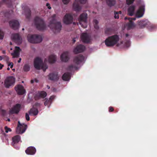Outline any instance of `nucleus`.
Returning <instances> with one entry per match:
<instances>
[{
	"instance_id": "obj_36",
	"label": "nucleus",
	"mask_w": 157,
	"mask_h": 157,
	"mask_svg": "<svg viewBox=\"0 0 157 157\" xmlns=\"http://www.w3.org/2000/svg\"><path fill=\"white\" fill-rule=\"evenodd\" d=\"M94 26L95 29H99V26L98 25V22L97 20H94L93 21Z\"/></svg>"
},
{
	"instance_id": "obj_9",
	"label": "nucleus",
	"mask_w": 157,
	"mask_h": 157,
	"mask_svg": "<svg viewBox=\"0 0 157 157\" xmlns=\"http://www.w3.org/2000/svg\"><path fill=\"white\" fill-rule=\"evenodd\" d=\"M87 14L83 13L81 14L79 18V23L81 25L82 27L85 28L86 27V19Z\"/></svg>"
},
{
	"instance_id": "obj_41",
	"label": "nucleus",
	"mask_w": 157,
	"mask_h": 157,
	"mask_svg": "<svg viewBox=\"0 0 157 157\" xmlns=\"http://www.w3.org/2000/svg\"><path fill=\"white\" fill-rule=\"evenodd\" d=\"M135 0H126V2L128 5H129L133 3Z\"/></svg>"
},
{
	"instance_id": "obj_63",
	"label": "nucleus",
	"mask_w": 157,
	"mask_h": 157,
	"mask_svg": "<svg viewBox=\"0 0 157 157\" xmlns=\"http://www.w3.org/2000/svg\"><path fill=\"white\" fill-rule=\"evenodd\" d=\"M10 45H12V44L11 42H10Z\"/></svg>"
},
{
	"instance_id": "obj_21",
	"label": "nucleus",
	"mask_w": 157,
	"mask_h": 157,
	"mask_svg": "<svg viewBox=\"0 0 157 157\" xmlns=\"http://www.w3.org/2000/svg\"><path fill=\"white\" fill-rule=\"evenodd\" d=\"M36 150L35 147H30L27 148L25 152L26 154L30 155H33L36 153Z\"/></svg>"
},
{
	"instance_id": "obj_10",
	"label": "nucleus",
	"mask_w": 157,
	"mask_h": 157,
	"mask_svg": "<svg viewBox=\"0 0 157 157\" xmlns=\"http://www.w3.org/2000/svg\"><path fill=\"white\" fill-rule=\"evenodd\" d=\"M87 0H75L73 4V7L75 11H79L81 10V8L79 6V3L85 4Z\"/></svg>"
},
{
	"instance_id": "obj_18",
	"label": "nucleus",
	"mask_w": 157,
	"mask_h": 157,
	"mask_svg": "<svg viewBox=\"0 0 157 157\" xmlns=\"http://www.w3.org/2000/svg\"><path fill=\"white\" fill-rule=\"evenodd\" d=\"M81 39L83 42L88 43L90 42V37L86 33H82L81 35Z\"/></svg>"
},
{
	"instance_id": "obj_57",
	"label": "nucleus",
	"mask_w": 157,
	"mask_h": 157,
	"mask_svg": "<svg viewBox=\"0 0 157 157\" xmlns=\"http://www.w3.org/2000/svg\"><path fill=\"white\" fill-rule=\"evenodd\" d=\"M2 53L4 54H5L6 53V51L5 50H3L2 51Z\"/></svg>"
},
{
	"instance_id": "obj_32",
	"label": "nucleus",
	"mask_w": 157,
	"mask_h": 157,
	"mask_svg": "<svg viewBox=\"0 0 157 157\" xmlns=\"http://www.w3.org/2000/svg\"><path fill=\"white\" fill-rule=\"evenodd\" d=\"M114 30L111 28H107L105 30V33L107 35H111L114 33Z\"/></svg>"
},
{
	"instance_id": "obj_33",
	"label": "nucleus",
	"mask_w": 157,
	"mask_h": 157,
	"mask_svg": "<svg viewBox=\"0 0 157 157\" xmlns=\"http://www.w3.org/2000/svg\"><path fill=\"white\" fill-rule=\"evenodd\" d=\"M126 38H125V45L127 47H128L130 46V43L129 40L130 38L128 37L129 35L128 34H126L125 35Z\"/></svg>"
},
{
	"instance_id": "obj_14",
	"label": "nucleus",
	"mask_w": 157,
	"mask_h": 157,
	"mask_svg": "<svg viewBox=\"0 0 157 157\" xmlns=\"http://www.w3.org/2000/svg\"><path fill=\"white\" fill-rule=\"evenodd\" d=\"M85 47L80 44L78 45L74 49V52L75 54H78L83 52L85 50Z\"/></svg>"
},
{
	"instance_id": "obj_29",
	"label": "nucleus",
	"mask_w": 157,
	"mask_h": 157,
	"mask_svg": "<svg viewBox=\"0 0 157 157\" xmlns=\"http://www.w3.org/2000/svg\"><path fill=\"white\" fill-rule=\"evenodd\" d=\"M135 9V6H130L128 10V14L130 16H132L134 14Z\"/></svg>"
},
{
	"instance_id": "obj_22",
	"label": "nucleus",
	"mask_w": 157,
	"mask_h": 157,
	"mask_svg": "<svg viewBox=\"0 0 157 157\" xmlns=\"http://www.w3.org/2000/svg\"><path fill=\"white\" fill-rule=\"evenodd\" d=\"M149 22L147 20H142L139 21L138 23V25L140 28H143L145 27H147Z\"/></svg>"
},
{
	"instance_id": "obj_35",
	"label": "nucleus",
	"mask_w": 157,
	"mask_h": 157,
	"mask_svg": "<svg viewBox=\"0 0 157 157\" xmlns=\"http://www.w3.org/2000/svg\"><path fill=\"white\" fill-rule=\"evenodd\" d=\"M147 27L150 31H152L155 29L156 26L155 25L151 24L149 22V24L148 25Z\"/></svg>"
},
{
	"instance_id": "obj_43",
	"label": "nucleus",
	"mask_w": 157,
	"mask_h": 157,
	"mask_svg": "<svg viewBox=\"0 0 157 157\" xmlns=\"http://www.w3.org/2000/svg\"><path fill=\"white\" fill-rule=\"evenodd\" d=\"M25 118L27 121H29L30 120L29 114L27 113H25Z\"/></svg>"
},
{
	"instance_id": "obj_16",
	"label": "nucleus",
	"mask_w": 157,
	"mask_h": 157,
	"mask_svg": "<svg viewBox=\"0 0 157 157\" xmlns=\"http://www.w3.org/2000/svg\"><path fill=\"white\" fill-rule=\"evenodd\" d=\"M9 24L11 28L14 29H18L19 26V23L17 20H13L9 21Z\"/></svg>"
},
{
	"instance_id": "obj_52",
	"label": "nucleus",
	"mask_w": 157,
	"mask_h": 157,
	"mask_svg": "<svg viewBox=\"0 0 157 157\" xmlns=\"http://www.w3.org/2000/svg\"><path fill=\"white\" fill-rule=\"evenodd\" d=\"M3 2L2 1H1L0 2V7L3 5Z\"/></svg>"
},
{
	"instance_id": "obj_34",
	"label": "nucleus",
	"mask_w": 157,
	"mask_h": 157,
	"mask_svg": "<svg viewBox=\"0 0 157 157\" xmlns=\"http://www.w3.org/2000/svg\"><path fill=\"white\" fill-rule=\"evenodd\" d=\"M115 0H106V3L109 6H112L115 4Z\"/></svg>"
},
{
	"instance_id": "obj_19",
	"label": "nucleus",
	"mask_w": 157,
	"mask_h": 157,
	"mask_svg": "<svg viewBox=\"0 0 157 157\" xmlns=\"http://www.w3.org/2000/svg\"><path fill=\"white\" fill-rule=\"evenodd\" d=\"M145 6L144 5L140 6L139 10L136 14V16L137 17H140L143 16Z\"/></svg>"
},
{
	"instance_id": "obj_25",
	"label": "nucleus",
	"mask_w": 157,
	"mask_h": 157,
	"mask_svg": "<svg viewBox=\"0 0 157 157\" xmlns=\"http://www.w3.org/2000/svg\"><path fill=\"white\" fill-rule=\"evenodd\" d=\"M20 50L21 49L19 47L17 46L15 47L13 53H12V55L13 56V57H18L19 56V52Z\"/></svg>"
},
{
	"instance_id": "obj_11",
	"label": "nucleus",
	"mask_w": 157,
	"mask_h": 157,
	"mask_svg": "<svg viewBox=\"0 0 157 157\" xmlns=\"http://www.w3.org/2000/svg\"><path fill=\"white\" fill-rule=\"evenodd\" d=\"M124 19L125 20H128L129 21L128 23L126 25V26L127 27V29L128 30H129L135 27V25L132 20H136V17H125Z\"/></svg>"
},
{
	"instance_id": "obj_12",
	"label": "nucleus",
	"mask_w": 157,
	"mask_h": 157,
	"mask_svg": "<svg viewBox=\"0 0 157 157\" xmlns=\"http://www.w3.org/2000/svg\"><path fill=\"white\" fill-rule=\"evenodd\" d=\"M21 109V105L19 104H17L14 105L9 112V115L13 114H18L20 111Z\"/></svg>"
},
{
	"instance_id": "obj_55",
	"label": "nucleus",
	"mask_w": 157,
	"mask_h": 157,
	"mask_svg": "<svg viewBox=\"0 0 157 157\" xmlns=\"http://www.w3.org/2000/svg\"><path fill=\"white\" fill-rule=\"evenodd\" d=\"M40 105V103H36L35 104V105L37 106L39 105Z\"/></svg>"
},
{
	"instance_id": "obj_54",
	"label": "nucleus",
	"mask_w": 157,
	"mask_h": 157,
	"mask_svg": "<svg viewBox=\"0 0 157 157\" xmlns=\"http://www.w3.org/2000/svg\"><path fill=\"white\" fill-rule=\"evenodd\" d=\"M21 58H20L19 59L18 61V63H20L21 62Z\"/></svg>"
},
{
	"instance_id": "obj_1",
	"label": "nucleus",
	"mask_w": 157,
	"mask_h": 157,
	"mask_svg": "<svg viewBox=\"0 0 157 157\" xmlns=\"http://www.w3.org/2000/svg\"><path fill=\"white\" fill-rule=\"evenodd\" d=\"M56 14H54L52 19L50 21L48 26L53 31L54 33L59 32L62 27L60 22H57L55 19Z\"/></svg>"
},
{
	"instance_id": "obj_62",
	"label": "nucleus",
	"mask_w": 157,
	"mask_h": 157,
	"mask_svg": "<svg viewBox=\"0 0 157 157\" xmlns=\"http://www.w3.org/2000/svg\"><path fill=\"white\" fill-rule=\"evenodd\" d=\"M5 57H6V59H9V58L7 56H5Z\"/></svg>"
},
{
	"instance_id": "obj_23",
	"label": "nucleus",
	"mask_w": 157,
	"mask_h": 157,
	"mask_svg": "<svg viewBox=\"0 0 157 157\" xmlns=\"http://www.w3.org/2000/svg\"><path fill=\"white\" fill-rule=\"evenodd\" d=\"M48 77L49 79L52 81H57L59 79L58 74L56 73L50 74L48 75Z\"/></svg>"
},
{
	"instance_id": "obj_7",
	"label": "nucleus",
	"mask_w": 157,
	"mask_h": 157,
	"mask_svg": "<svg viewBox=\"0 0 157 157\" xmlns=\"http://www.w3.org/2000/svg\"><path fill=\"white\" fill-rule=\"evenodd\" d=\"M15 79L13 76H10L7 78L5 80L4 85L6 88H9L10 86L14 85Z\"/></svg>"
},
{
	"instance_id": "obj_47",
	"label": "nucleus",
	"mask_w": 157,
	"mask_h": 157,
	"mask_svg": "<svg viewBox=\"0 0 157 157\" xmlns=\"http://www.w3.org/2000/svg\"><path fill=\"white\" fill-rule=\"evenodd\" d=\"M55 98V96H51L49 100L51 101V102H52V101Z\"/></svg>"
},
{
	"instance_id": "obj_48",
	"label": "nucleus",
	"mask_w": 157,
	"mask_h": 157,
	"mask_svg": "<svg viewBox=\"0 0 157 157\" xmlns=\"http://www.w3.org/2000/svg\"><path fill=\"white\" fill-rule=\"evenodd\" d=\"M46 6H47L48 7V9H50L51 8V7L50 6V4H49V3H47Z\"/></svg>"
},
{
	"instance_id": "obj_31",
	"label": "nucleus",
	"mask_w": 157,
	"mask_h": 157,
	"mask_svg": "<svg viewBox=\"0 0 157 157\" xmlns=\"http://www.w3.org/2000/svg\"><path fill=\"white\" fill-rule=\"evenodd\" d=\"M25 12L26 18L29 20L31 14L30 9L28 8H27L25 10Z\"/></svg>"
},
{
	"instance_id": "obj_20",
	"label": "nucleus",
	"mask_w": 157,
	"mask_h": 157,
	"mask_svg": "<svg viewBox=\"0 0 157 157\" xmlns=\"http://www.w3.org/2000/svg\"><path fill=\"white\" fill-rule=\"evenodd\" d=\"M61 60L64 62H67L69 60V52H64L60 56Z\"/></svg>"
},
{
	"instance_id": "obj_37",
	"label": "nucleus",
	"mask_w": 157,
	"mask_h": 157,
	"mask_svg": "<svg viewBox=\"0 0 157 157\" xmlns=\"http://www.w3.org/2000/svg\"><path fill=\"white\" fill-rule=\"evenodd\" d=\"M51 103V101L49 100L46 99V100L44 102V105L45 106H47L48 107H49V105Z\"/></svg>"
},
{
	"instance_id": "obj_2",
	"label": "nucleus",
	"mask_w": 157,
	"mask_h": 157,
	"mask_svg": "<svg viewBox=\"0 0 157 157\" xmlns=\"http://www.w3.org/2000/svg\"><path fill=\"white\" fill-rule=\"evenodd\" d=\"M84 59V57L81 55H79L75 57L74 58L73 62L76 65L71 64L67 68V70L71 71L74 69H77L78 68L77 65L81 63Z\"/></svg>"
},
{
	"instance_id": "obj_61",
	"label": "nucleus",
	"mask_w": 157,
	"mask_h": 157,
	"mask_svg": "<svg viewBox=\"0 0 157 157\" xmlns=\"http://www.w3.org/2000/svg\"><path fill=\"white\" fill-rule=\"evenodd\" d=\"M7 70L9 71V70H10V68L9 67H8L7 68Z\"/></svg>"
},
{
	"instance_id": "obj_30",
	"label": "nucleus",
	"mask_w": 157,
	"mask_h": 157,
	"mask_svg": "<svg viewBox=\"0 0 157 157\" xmlns=\"http://www.w3.org/2000/svg\"><path fill=\"white\" fill-rule=\"evenodd\" d=\"M56 56L54 55H50L48 59V62L50 63H54L56 60Z\"/></svg>"
},
{
	"instance_id": "obj_6",
	"label": "nucleus",
	"mask_w": 157,
	"mask_h": 157,
	"mask_svg": "<svg viewBox=\"0 0 157 157\" xmlns=\"http://www.w3.org/2000/svg\"><path fill=\"white\" fill-rule=\"evenodd\" d=\"M28 41L32 43H39L42 40V38L40 35H33L28 36Z\"/></svg>"
},
{
	"instance_id": "obj_58",
	"label": "nucleus",
	"mask_w": 157,
	"mask_h": 157,
	"mask_svg": "<svg viewBox=\"0 0 157 157\" xmlns=\"http://www.w3.org/2000/svg\"><path fill=\"white\" fill-rule=\"evenodd\" d=\"M2 56H0V60H2Z\"/></svg>"
},
{
	"instance_id": "obj_8",
	"label": "nucleus",
	"mask_w": 157,
	"mask_h": 157,
	"mask_svg": "<svg viewBox=\"0 0 157 157\" xmlns=\"http://www.w3.org/2000/svg\"><path fill=\"white\" fill-rule=\"evenodd\" d=\"M27 125L24 124H21L20 121H18L16 128V132L17 134H22L24 133L27 128Z\"/></svg>"
},
{
	"instance_id": "obj_45",
	"label": "nucleus",
	"mask_w": 157,
	"mask_h": 157,
	"mask_svg": "<svg viewBox=\"0 0 157 157\" xmlns=\"http://www.w3.org/2000/svg\"><path fill=\"white\" fill-rule=\"evenodd\" d=\"M114 18L116 19L119 18V16L118 13L115 12L114 13Z\"/></svg>"
},
{
	"instance_id": "obj_39",
	"label": "nucleus",
	"mask_w": 157,
	"mask_h": 157,
	"mask_svg": "<svg viewBox=\"0 0 157 157\" xmlns=\"http://www.w3.org/2000/svg\"><path fill=\"white\" fill-rule=\"evenodd\" d=\"M0 113L3 116H5L6 113V111L4 109H0Z\"/></svg>"
},
{
	"instance_id": "obj_27",
	"label": "nucleus",
	"mask_w": 157,
	"mask_h": 157,
	"mask_svg": "<svg viewBox=\"0 0 157 157\" xmlns=\"http://www.w3.org/2000/svg\"><path fill=\"white\" fill-rule=\"evenodd\" d=\"M38 113V109L34 107L31 108L29 112V114L31 115L36 116L37 115Z\"/></svg>"
},
{
	"instance_id": "obj_15",
	"label": "nucleus",
	"mask_w": 157,
	"mask_h": 157,
	"mask_svg": "<svg viewBox=\"0 0 157 157\" xmlns=\"http://www.w3.org/2000/svg\"><path fill=\"white\" fill-rule=\"evenodd\" d=\"M11 38L16 43L20 44L22 42V39L18 33L14 34L12 35Z\"/></svg>"
},
{
	"instance_id": "obj_53",
	"label": "nucleus",
	"mask_w": 157,
	"mask_h": 157,
	"mask_svg": "<svg viewBox=\"0 0 157 157\" xmlns=\"http://www.w3.org/2000/svg\"><path fill=\"white\" fill-rule=\"evenodd\" d=\"M34 82H35L37 83L38 82V80L36 79H35L34 80Z\"/></svg>"
},
{
	"instance_id": "obj_38",
	"label": "nucleus",
	"mask_w": 157,
	"mask_h": 157,
	"mask_svg": "<svg viewBox=\"0 0 157 157\" xmlns=\"http://www.w3.org/2000/svg\"><path fill=\"white\" fill-rule=\"evenodd\" d=\"M23 69L25 71H28L30 70V67L27 64H25L23 67Z\"/></svg>"
},
{
	"instance_id": "obj_56",
	"label": "nucleus",
	"mask_w": 157,
	"mask_h": 157,
	"mask_svg": "<svg viewBox=\"0 0 157 157\" xmlns=\"http://www.w3.org/2000/svg\"><path fill=\"white\" fill-rule=\"evenodd\" d=\"M34 80H31V83H33L34 82Z\"/></svg>"
},
{
	"instance_id": "obj_17",
	"label": "nucleus",
	"mask_w": 157,
	"mask_h": 157,
	"mask_svg": "<svg viewBox=\"0 0 157 157\" xmlns=\"http://www.w3.org/2000/svg\"><path fill=\"white\" fill-rule=\"evenodd\" d=\"M15 90L17 94L20 95H23L25 93V90L24 89L23 86L18 85L15 87Z\"/></svg>"
},
{
	"instance_id": "obj_59",
	"label": "nucleus",
	"mask_w": 157,
	"mask_h": 157,
	"mask_svg": "<svg viewBox=\"0 0 157 157\" xmlns=\"http://www.w3.org/2000/svg\"><path fill=\"white\" fill-rule=\"evenodd\" d=\"M47 88H48V89H50V86H49L48 85H47Z\"/></svg>"
},
{
	"instance_id": "obj_60",
	"label": "nucleus",
	"mask_w": 157,
	"mask_h": 157,
	"mask_svg": "<svg viewBox=\"0 0 157 157\" xmlns=\"http://www.w3.org/2000/svg\"><path fill=\"white\" fill-rule=\"evenodd\" d=\"M7 121H10V118H8L7 119Z\"/></svg>"
},
{
	"instance_id": "obj_28",
	"label": "nucleus",
	"mask_w": 157,
	"mask_h": 157,
	"mask_svg": "<svg viewBox=\"0 0 157 157\" xmlns=\"http://www.w3.org/2000/svg\"><path fill=\"white\" fill-rule=\"evenodd\" d=\"M71 78V73L69 72L65 73L62 76V79L64 81H67L70 80Z\"/></svg>"
},
{
	"instance_id": "obj_44",
	"label": "nucleus",
	"mask_w": 157,
	"mask_h": 157,
	"mask_svg": "<svg viewBox=\"0 0 157 157\" xmlns=\"http://www.w3.org/2000/svg\"><path fill=\"white\" fill-rule=\"evenodd\" d=\"M63 3L64 4H67L69 2H70V0H62Z\"/></svg>"
},
{
	"instance_id": "obj_49",
	"label": "nucleus",
	"mask_w": 157,
	"mask_h": 157,
	"mask_svg": "<svg viewBox=\"0 0 157 157\" xmlns=\"http://www.w3.org/2000/svg\"><path fill=\"white\" fill-rule=\"evenodd\" d=\"M9 66H10V68H13V64L12 63H10V64H9Z\"/></svg>"
},
{
	"instance_id": "obj_3",
	"label": "nucleus",
	"mask_w": 157,
	"mask_h": 157,
	"mask_svg": "<svg viewBox=\"0 0 157 157\" xmlns=\"http://www.w3.org/2000/svg\"><path fill=\"white\" fill-rule=\"evenodd\" d=\"M119 39V36L117 35H114L107 38L105 40V43L107 46H113L117 43Z\"/></svg>"
},
{
	"instance_id": "obj_26",
	"label": "nucleus",
	"mask_w": 157,
	"mask_h": 157,
	"mask_svg": "<svg viewBox=\"0 0 157 157\" xmlns=\"http://www.w3.org/2000/svg\"><path fill=\"white\" fill-rule=\"evenodd\" d=\"M12 144L13 146L15 144H17L21 140V136L18 135L13 136L12 138Z\"/></svg>"
},
{
	"instance_id": "obj_50",
	"label": "nucleus",
	"mask_w": 157,
	"mask_h": 157,
	"mask_svg": "<svg viewBox=\"0 0 157 157\" xmlns=\"http://www.w3.org/2000/svg\"><path fill=\"white\" fill-rule=\"evenodd\" d=\"M3 67V65H2L1 63H0V70H1Z\"/></svg>"
},
{
	"instance_id": "obj_4",
	"label": "nucleus",
	"mask_w": 157,
	"mask_h": 157,
	"mask_svg": "<svg viewBox=\"0 0 157 157\" xmlns=\"http://www.w3.org/2000/svg\"><path fill=\"white\" fill-rule=\"evenodd\" d=\"M34 65L36 69L40 70L41 67L44 71H45L48 68L47 64L44 63L41 59L39 57L36 58L34 60Z\"/></svg>"
},
{
	"instance_id": "obj_5",
	"label": "nucleus",
	"mask_w": 157,
	"mask_h": 157,
	"mask_svg": "<svg viewBox=\"0 0 157 157\" xmlns=\"http://www.w3.org/2000/svg\"><path fill=\"white\" fill-rule=\"evenodd\" d=\"M34 23L39 30H43L46 28V25L44 21L39 17H35L34 19Z\"/></svg>"
},
{
	"instance_id": "obj_51",
	"label": "nucleus",
	"mask_w": 157,
	"mask_h": 157,
	"mask_svg": "<svg viewBox=\"0 0 157 157\" xmlns=\"http://www.w3.org/2000/svg\"><path fill=\"white\" fill-rule=\"evenodd\" d=\"M75 39V38H74L72 40V41H73V43H74L76 41Z\"/></svg>"
},
{
	"instance_id": "obj_42",
	"label": "nucleus",
	"mask_w": 157,
	"mask_h": 157,
	"mask_svg": "<svg viewBox=\"0 0 157 157\" xmlns=\"http://www.w3.org/2000/svg\"><path fill=\"white\" fill-rule=\"evenodd\" d=\"M4 35V33L0 30V39H3Z\"/></svg>"
},
{
	"instance_id": "obj_46",
	"label": "nucleus",
	"mask_w": 157,
	"mask_h": 157,
	"mask_svg": "<svg viewBox=\"0 0 157 157\" xmlns=\"http://www.w3.org/2000/svg\"><path fill=\"white\" fill-rule=\"evenodd\" d=\"M109 112H112L113 111L114 109L111 106H110L109 108Z\"/></svg>"
},
{
	"instance_id": "obj_40",
	"label": "nucleus",
	"mask_w": 157,
	"mask_h": 157,
	"mask_svg": "<svg viewBox=\"0 0 157 157\" xmlns=\"http://www.w3.org/2000/svg\"><path fill=\"white\" fill-rule=\"evenodd\" d=\"M5 130L6 133H8L9 132H11V129L10 128H8L7 126H6L5 127Z\"/></svg>"
},
{
	"instance_id": "obj_64",
	"label": "nucleus",
	"mask_w": 157,
	"mask_h": 157,
	"mask_svg": "<svg viewBox=\"0 0 157 157\" xmlns=\"http://www.w3.org/2000/svg\"><path fill=\"white\" fill-rule=\"evenodd\" d=\"M73 24H74V25H75V22H74L73 23Z\"/></svg>"
},
{
	"instance_id": "obj_24",
	"label": "nucleus",
	"mask_w": 157,
	"mask_h": 157,
	"mask_svg": "<svg viewBox=\"0 0 157 157\" xmlns=\"http://www.w3.org/2000/svg\"><path fill=\"white\" fill-rule=\"evenodd\" d=\"M47 95V93L44 91H41L36 94L35 96L36 100H38L40 98H44Z\"/></svg>"
},
{
	"instance_id": "obj_13",
	"label": "nucleus",
	"mask_w": 157,
	"mask_h": 157,
	"mask_svg": "<svg viewBox=\"0 0 157 157\" xmlns=\"http://www.w3.org/2000/svg\"><path fill=\"white\" fill-rule=\"evenodd\" d=\"M73 17L70 13H66L63 17V21L66 25L71 24L73 22Z\"/></svg>"
}]
</instances>
